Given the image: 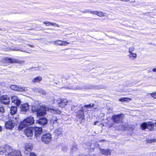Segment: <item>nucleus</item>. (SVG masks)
I'll return each instance as SVG.
<instances>
[{
  "label": "nucleus",
  "instance_id": "nucleus-1",
  "mask_svg": "<svg viewBox=\"0 0 156 156\" xmlns=\"http://www.w3.org/2000/svg\"><path fill=\"white\" fill-rule=\"evenodd\" d=\"M7 156H22L20 151L14 150L10 146L5 145V147H0V154Z\"/></svg>",
  "mask_w": 156,
  "mask_h": 156
},
{
  "label": "nucleus",
  "instance_id": "nucleus-28",
  "mask_svg": "<svg viewBox=\"0 0 156 156\" xmlns=\"http://www.w3.org/2000/svg\"><path fill=\"white\" fill-rule=\"evenodd\" d=\"M38 110L39 109L37 108V107L36 106H33L32 107V111L34 113H36Z\"/></svg>",
  "mask_w": 156,
  "mask_h": 156
},
{
  "label": "nucleus",
  "instance_id": "nucleus-41",
  "mask_svg": "<svg viewBox=\"0 0 156 156\" xmlns=\"http://www.w3.org/2000/svg\"><path fill=\"white\" fill-rule=\"evenodd\" d=\"M98 12L97 11H92L91 14L97 15Z\"/></svg>",
  "mask_w": 156,
  "mask_h": 156
},
{
  "label": "nucleus",
  "instance_id": "nucleus-14",
  "mask_svg": "<svg viewBox=\"0 0 156 156\" xmlns=\"http://www.w3.org/2000/svg\"><path fill=\"white\" fill-rule=\"evenodd\" d=\"M11 99L12 102L15 104L16 105H18L20 104L21 102L18 99L17 96L14 95L12 96L11 97Z\"/></svg>",
  "mask_w": 156,
  "mask_h": 156
},
{
  "label": "nucleus",
  "instance_id": "nucleus-31",
  "mask_svg": "<svg viewBox=\"0 0 156 156\" xmlns=\"http://www.w3.org/2000/svg\"><path fill=\"white\" fill-rule=\"evenodd\" d=\"M134 50L135 48L134 47L132 46L130 47L129 48V53H133V52L134 51Z\"/></svg>",
  "mask_w": 156,
  "mask_h": 156
},
{
  "label": "nucleus",
  "instance_id": "nucleus-35",
  "mask_svg": "<svg viewBox=\"0 0 156 156\" xmlns=\"http://www.w3.org/2000/svg\"><path fill=\"white\" fill-rule=\"evenodd\" d=\"M4 109L3 107L0 106V115L4 112Z\"/></svg>",
  "mask_w": 156,
  "mask_h": 156
},
{
  "label": "nucleus",
  "instance_id": "nucleus-22",
  "mask_svg": "<svg viewBox=\"0 0 156 156\" xmlns=\"http://www.w3.org/2000/svg\"><path fill=\"white\" fill-rule=\"evenodd\" d=\"M128 56L129 58L132 59H134L137 57V55L136 54L133 53H130V54L128 55Z\"/></svg>",
  "mask_w": 156,
  "mask_h": 156
},
{
  "label": "nucleus",
  "instance_id": "nucleus-51",
  "mask_svg": "<svg viewBox=\"0 0 156 156\" xmlns=\"http://www.w3.org/2000/svg\"><path fill=\"white\" fill-rule=\"evenodd\" d=\"M149 71L150 72H151V71H150V70H149Z\"/></svg>",
  "mask_w": 156,
  "mask_h": 156
},
{
  "label": "nucleus",
  "instance_id": "nucleus-49",
  "mask_svg": "<svg viewBox=\"0 0 156 156\" xmlns=\"http://www.w3.org/2000/svg\"><path fill=\"white\" fill-rule=\"evenodd\" d=\"M2 127L0 126V131L1 130Z\"/></svg>",
  "mask_w": 156,
  "mask_h": 156
},
{
  "label": "nucleus",
  "instance_id": "nucleus-12",
  "mask_svg": "<svg viewBox=\"0 0 156 156\" xmlns=\"http://www.w3.org/2000/svg\"><path fill=\"white\" fill-rule=\"evenodd\" d=\"M10 88L13 90L21 91H26L27 90V89L26 88L18 87L15 85L11 86H10Z\"/></svg>",
  "mask_w": 156,
  "mask_h": 156
},
{
  "label": "nucleus",
  "instance_id": "nucleus-45",
  "mask_svg": "<svg viewBox=\"0 0 156 156\" xmlns=\"http://www.w3.org/2000/svg\"><path fill=\"white\" fill-rule=\"evenodd\" d=\"M94 104H93L91 106L90 105V107H87V108H90L91 107H94Z\"/></svg>",
  "mask_w": 156,
  "mask_h": 156
},
{
  "label": "nucleus",
  "instance_id": "nucleus-15",
  "mask_svg": "<svg viewBox=\"0 0 156 156\" xmlns=\"http://www.w3.org/2000/svg\"><path fill=\"white\" fill-rule=\"evenodd\" d=\"M20 109L21 111L27 112L29 110V105L27 103L23 104L21 105Z\"/></svg>",
  "mask_w": 156,
  "mask_h": 156
},
{
  "label": "nucleus",
  "instance_id": "nucleus-40",
  "mask_svg": "<svg viewBox=\"0 0 156 156\" xmlns=\"http://www.w3.org/2000/svg\"><path fill=\"white\" fill-rule=\"evenodd\" d=\"M51 25H52L53 26H55V27H59V26L56 23H51Z\"/></svg>",
  "mask_w": 156,
  "mask_h": 156
},
{
  "label": "nucleus",
  "instance_id": "nucleus-10",
  "mask_svg": "<svg viewBox=\"0 0 156 156\" xmlns=\"http://www.w3.org/2000/svg\"><path fill=\"white\" fill-rule=\"evenodd\" d=\"M15 123L13 120L10 119L6 122L5 127L6 129H11L14 126Z\"/></svg>",
  "mask_w": 156,
  "mask_h": 156
},
{
  "label": "nucleus",
  "instance_id": "nucleus-27",
  "mask_svg": "<svg viewBox=\"0 0 156 156\" xmlns=\"http://www.w3.org/2000/svg\"><path fill=\"white\" fill-rule=\"evenodd\" d=\"M66 89H68L69 90L72 89V90H76L77 89H85L84 87H66Z\"/></svg>",
  "mask_w": 156,
  "mask_h": 156
},
{
  "label": "nucleus",
  "instance_id": "nucleus-20",
  "mask_svg": "<svg viewBox=\"0 0 156 156\" xmlns=\"http://www.w3.org/2000/svg\"><path fill=\"white\" fill-rule=\"evenodd\" d=\"M50 122L51 124H54L55 123H58V119L55 116H52L50 119Z\"/></svg>",
  "mask_w": 156,
  "mask_h": 156
},
{
  "label": "nucleus",
  "instance_id": "nucleus-3",
  "mask_svg": "<svg viewBox=\"0 0 156 156\" xmlns=\"http://www.w3.org/2000/svg\"><path fill=\"white\" fill-rule=\"evenodd\" d=\"M34 123V120L33 117H28L21 122L19 126V129H22L27 126L33 124Z\"/></svg>",
  "mask_w": 156,
  "mask_h": 156
},
{
  "label": "nucleus",
  "instance_id": "nucleus-18",
  "mask_svg": "<svg viewBox=\"0 0 156 156\" xmlns=\"http://www.w3.org/2000/svg\"><path fill=\"white\" fill-rule=\"evenodd\" d=\"M37 123L41 125L44 126L47 123V120L45 118H42L37 121Z\"/></svg>",
  "mask_w": 156,
  "mask_h": 156
},
{
  "label": "nucleus",
  "instance_id": "nucleus-38",
  "mask_svg": "<svg viewBox=\"0 0 156 156\" xmlns=\"http://www.w3.org/2000/svg\"><path fill=\"white\" fill-rule=\"evenodd\" d=\"M127 127V125L126 124V125H122V127H120L119 128V129H122V130H123L124 129V128H126Z\"/></svg>",
  "mask_w": 156,
  "mask_h": 156
},
{
  "label": "nucleus",
  "instance_id": "nucleus-29",
  "mask_svg": "<svg viewBox=\"0 0 156 156\" xmlns=\"http://www.w3.org/2000/svg\"><path fill=\"white\" fill-rule=\"evenodd\" d=\"M83 147L85 149H90L91 148L90 144L89 143H88L87 144H84L83 145Z\"/></svg>",
  "mask_w": 156,
  "mask_h": 156
},
{
  "label": "nucleus",
  "instance_id": "nucleus-34",
  "mask_svg": "<svg viewBox=\"0 0 156 156\" xmlns=\"http://www.w3.org/2000/svg\"><path fill=\"white\" fill-rule=\"evenodd\" d=\"M156 142V139H152L151 140H147V142L148 143H152V142Z\"/></svg>",
  "mask_w": 156,
  "mask_h": 156
},
{
  "label": "nucleus",
  "instance_id": "nucleus-5",
  "mask_svg": "<svg viewBox=\"0 0 156 156\" xmlns=\"http://www.w3.org/2000/svg\"><path fill=\"white\" fill-rule=\"evenodd\" d=\"M123 119L122 114L114 115L112 116V119L113 122L118 124L122 122Z\"/></svg>",
  "mask_w": 156,
  "mask_h": 156
},
{
  "label": "nucleus",
  "instance_id": "nucleus-50",
  "mask_svg": "<svg viewBox=\"0 0 156 156\" xmlns=\"http://www.w3.org/2000/svg\"><path fill=\"white\" fill-rule=\"evenodd\" d=\"M49 29V30H52V29Z\"/></svg>",
  "mask_w": 156,
  "mask_h": 156
},
{
  "label": "nucleus",
  "instance_id": "nucleus-16",
  "mask_svg": "<svg viewBox=\"0 0 156 156\" xmlns=\"http://www.w3.org/2000/svg\"><path fill=\"white\" fill-rule=\"evenodd\" d=\"M62 133V129L61 128H59L55 130L54 134L55 137V139L57 138L58 136H60Z\"/></svg>",
  "mask_w": 156,
  "mask_h": 156
},
{
  "label": "nucleus",
  "instance_id": "nucleus-23",
  "mask_svg": "<svg viewBox=\"0 0 156 156\" xmlns=\"http://www.w3.org/2000/svg\"><path fill=\"white\" fill-rule=\"evenodd\" d=\"M77 149V147L76 145L75 144L73 145L71 148V154H73L76 152Z\"/></svg>",
  "mask_w": 156,
  "mask_h": 156
},
{
  "label": "nucleus",
  "instance_id": "nucleus-2",
  "mask_svg": "<svg viewBox=\"0 0 156 156\" xmlns=\"http://www.w3.org/2000/svg\"><path fill=\"white\" fill-rule=\"evenodd\" d=\"M41 108H43V110L39 109L38 110L36 113L37 116H41L43 115L46 114V111H49L51 112L54 114H60L61 113L60 111L57 108H48L45 106L42 105L41 106Z\"/></svg>",
  "mask_w": 156,
  "mask_h": 156
},
{
  "label": "nucleus",
  "instance_id": "nucleus-44",
  "mask_svg": "<svg viewBox=\"0 0 156 156\" xmlns=\"http://www.w3.org/2000/svg\"><path fill=\"white\" fill-rule=\"evenodd\" d=\"M13 50H15V51H22V52H25V51H24L23 50H19V49H14Z\"/></svg>",
  "mask_w": 156,
  "mask_h": 156
},
{
  "label": "nucleus",
  "instance_id": "nucleus-6",
  "mask_svg": "<svg viewBox=\"0 0 156 156\" xmlns=\"http://www.w3.org/2000/svg\"><path fill=\"white\" fill-rule=\"evenodd\" d=\"M90 107V105H85L83 107H82L81 108L80 110L78 112V115L80 118H81L82 119L84 118V112H86L87 111V107Z\"/></svg>",
  "mask_w": 156,
  "mask_h": 156
},
{
  "label": "nucleus",
  "instance_id": "nucleus-43",
  "mask_svg": "<svg viewBox=\"0 0 156 156\" xmlns=\"http://www.w3.org/2000/svg\"><path fill=\"white\" fill-rule=\"evenodd\" d=\"M152 71L154 72H156V68L153 69H152Z\"/></svg>",
  "mask_w": 156,
  "mask_h": 156
},
{
  "label": "nucleus",
  "instance_id": "nucleus-48",
  "mask_svg": "<svg viewBox=\"0 0 156 156\" xmlns=\"http://www.w3.org/2000/svg\"><path fill=\"white\" fill-rule=\"evenodd\" d=\"M30 47H34V46L32 45H30V44H29L28 45Z\"/></svg>",
  "mask_w": 156,
  "mask_h": 156
},
{
  "label": "nucleus",
  "instance_id": "nucleus-11",
  "mask_svg": "<svg viewBox=\"0 0 156 156\" xmlns=\"http://www.w3.org/2000/svg\"><path fill=\"white\" fill-rule=\"evenodd\" d=\"M1 101L2 103L5 105H7L10 102L9 97L7 95H3L0 98Z\"/></svg>",
  "mask_w": 156,
  "mask_h": 156
},
{
  "label": "nucleus",
  "instance_id": "nucleus-19",
  "mask_svg": "<svg viewBox=\"0 0 156 156\" xmlns=\"http://www.w3.org/2000/svg\"><path fill=\"white\" fill-rule=\"evenodd\" d=\"M33 145L30 143L26 144L25 145V148L26 151L28 152L30 151L32 149Z\"/></svg>",
  "mask_w": 156,
  "mask_h": 156
},
{
  "label": "nucleus",
  "instance_id": "nucleus-30",
  "mask_svg": "<svg viewBox=\"0 0 156 156\" xmlns=\"http://www.w3.org/2000/svg\"><path fill=\"white\" fill-rule=\"evenodd\" d=\"M105 13L101 11H98L97 15L100 17H102L105 16Z\"/></svg>",
  "mask_w": 156,
  "mask_h": 156
},
{
  "label": "nucleus",
  "instance_id": "nucleus-4",
  "mask_svg": "<svg viewBox=\"0 0 156 156\" xmlns=\"http://www.w3.org/2000/svg\"><path fill=\"white\" fill-rule=\"evenodd\" d=\"M51 139V135L49 133H44L41 138V141L46 144H48L50 142Z\"/></svg>",
  "mask_w": 156,
  "mask_h": 156
},
{
  "label": "nucleus",
  "instance_id": "nucleus-37",
  "mask_svg": "<svg viewBox=\"0 0 156 156\" xmlns=\"http://www.w3.org/2000/svg\"><path fill=\"white\" fill-rule=\"evenodd\" d=\"M92 11L89 10V9H86L84 11H83L82 12L84 13H86L87 12H89L90 13H91Z\"/></svg>",
  "mask_w": 156,
  "mask_h": 156
},
{
  "label": "nucleus",
  "instance_id": "nucleus-47",
  "mask_svg": "<svg viewBox=\"0 0 156 156\" xmlns=\"http://www.w3.org/2000/svg\"><path fill=\"white\" fill-rule=\"evenodd\" d=\"M98 121L94 122V125H96L97 123H98Z\"/></svg>",
  "mask_w": 156,
  "mask_h": 156
},
{
  "label": "nucleus",
  "instance_id": "nucleus-42",
  "mask_svg": "<svg viewBox=\"0 0 156 156\" xmlns=\"http://www.w3.org/2000/svg\"><path fill=\"white\" fill-rule=\"evenodd\" d=\"M30 156H37V155L34 153L31 152L30 154Z\"/></svg>",
  "mask_w": 156,
  "mask_h": 156
},
{
  "label": "nucleus",
  "instance_id": "nucleus-36",
  "mask_svg": "<svg viewBox=\"0 0 156 156\" xmlns=\"http://www.w3.org/2000/svg\"><path fill=\"white\" fill-rule=\"evenodd\" d=\"M69 44V42H67L66 41H63L61 43V45L65 46Z\"/></svg>",
  "mask_w": 156,
  "mask_h": 156
},
{
  "label": "nucleus",
  "instance_id": "nucleus-33",
  "mask_svg": "<svg viewBox=\"0 0 156 156\" xmlns=\"http://www.w3.org/2000/svg\"><path fill=\"white\" fill-rule=\"evenodd\" d=\"M149 94H150L151 96L154 98L156 99V92L152 93H150Z\"/></svg>",
  "mask_w": 156,
  "mask_h": 156
},
{
  "label": "nucleus",
  "instance_id": "nucleus-26",
  "mask_svg": "<svg viewBox=\"0 0 156 156\" xmlns=\"http://www.w3.org/2000/svg\"><path fill=\"white\" fill-rule=\"evenodd\" d=\"M36 91L37 92H39L41 94H46L44 90H42V89H36Z\"/></svg>",
  "mask_w": 156,
  "mask_h": 156
},
{
  "label": "nucleus",
  "instance_id": "nucleus-24",
  "mask_svg": "<svg viewBox=\"0 0 156 156\" xmlns=\"http://www.w3.org/2000/svg\"><path fill=\"white\" fill-rule=\"evenodd\" d=\"M42 78L40 76H38L36 77L33 80H32V82L34 83L35 82H39L42 80Z\"/></svg>",
  "mask_w": 156,
  "mask_h": 156
},
{
  "label": "nucleus",
  "instance_id": "nucleus-7",
  "mask_svg": "<svg viewBox=\"0 0 156 156\" xmlns=\"http://www.w3.org/2000/svg\"><path fill=\"white\" fill-rule=\"evenodd\" d=\"M3 63L9 62L11 63H20L21 62L16 59L10 58L8 57L5 58L2 60Z\"/></svg>",
  "mask_w": 156,
  "mask_h": 156
},
{
  "label": "nucleus",
  "instance_id": "nucleus-39",
  "mask_svg": "<svg viewBox=\"0 0 156 156\" xmlns=\"http://www.w3.org/2000/svg\"><path fill=\"white\" fill-rule=\"evenodd\" d=\"M43 23L45 24L46 26L51 25V23L49 22L45 21L43 22Z\"/></svg>",
  "mask_w": 156,
  "mask_h": 156
},
{
  "label": "nucleus",
  "instance_id": "nucleus-21",
  "mask_svg": "<svg viewBox=\"0 0 156 156\" xmlns=\"http://www.w3.org/2000/svg\"><path fill=\"white\" fill-rule=\"evenodd\" d=\"M17 109L16 106H12L10 108L11 113L12 115H13L16 112Z\"/></svg>",
  "mask_w": 156,
  "mask_h": 156
},
{
  "label": "nucleus",
  "instance_id": "nucleus-25",
  "mask_svg": "<svg viewBox=\"0 0 156 156\" xmlns=\"http://www.w3.org/2000/svg\"><path fill=\"white\" fill-rule=\"evenodd\" d=\"M131 99L128 98H120L119 100L121 102L128 101H130Z\"/></svg>",
  "mask_w": 156,
  "mask_h": 156
},
{
  "label": "nucleus",
  "instance_id": "nucleus-8",
  "mask_svg": "<svg viewBox=\"0 0 156 156\" xmlns=\"http://www.w3.org/2000/svg\"><path fill=\"white\" fill-rule=\"evenodd\" d=\"M56 101L59 106L63 108L67 105V103L68 101L66 98H59L57 99Z\"/></svg>",
  "mask_w": 156,
  "mask_h": 156
},
{
  "label": "nucleus",
  "instance_id": "nucleus-13",
  "mask_svg": "<svg viewBox=\"0 0 156 156\" xmlns=\"http://www.w3.org/2000/svg\"><path fill=\"white\" fill-rule=\"evenodd\" d=\"M35 130V135L36 138L38 139V137L42 132V129L41 127H36L34 128Z\"/></svg>",
  "mask_w": 156,
  "mask_h": 156
},
{
  "label": "nucleus",
  "instance_id": "nucleus-17",
  "mask_svg": "<svg viewBox=\"0 0 156 156\" xmlns=\"http://www.w3.org/2000/svg\"><path fill=\"white\" fill-rule=\"evenodd\" d=\"M100 151L101 153L105 155H108L111 154V150L109 149H101Z\"/></svg>",
  "mask_w": 156,
  "mask_h": 156
},
{
  "label": "nucleus",
  "instance_id": "nucleus-46",
  "mask_svg": "<svg viewBox=\"0 0 156 156\" xmlns=\"http://www.w3.org/2000/svg\"><path fill=\"white\" fill-rule=\"evenodd\" d=\"M75 107V106H74V105H73V106H72V108H72V110H74V108Z\"/></svg>",
  "mask_w": 156,
  "mask_h": 156
},
{
  "label": "nucleus",
  "instance_id": "nucleus-52",
  "mask_svg": "<svg viewBox=\"0 0 156 156\" xmlns=\"http://www.w3.org/2000/svg\"><path fill=\"white\" fill-rule=\"evenodd\" d=\"M81 156H84V155H81Z\"/></svg>",
  "mask_w": 156,
  "mask_h": 156
},
{
  "label": "nucleus",
  "instance_id": "nucleus-9",
  "mask_svg": "<svg viewBox=\"0 0 156 156\" xmlns=\"http://www.w3.org/2000/svg\"><path fill=\"white\" fill-rule=\"evenodd\" d=\"M34 131V128L32 127H29L25 129L24 133L27 137H31L33 135V132Z\"/></svg>",
  "mask_w": 156,
  "mask_h": 156
},
{
  "label": "nucleus",
  "instance_id": "nucleus-32",
  "mask_svg": "<svg viewBox=\"0 0 156 156\" xmlns=\"http://www.w3.org/2000/svg\"><path fill=\"white\" fill-rule=\"evenodd\" d=\"M62 41L60 40H57L54 41V44H59L61 45V43H62Z\"/></svg>",
  "mask_w": 156,
  "mask_h": 156
}]
</instances>
